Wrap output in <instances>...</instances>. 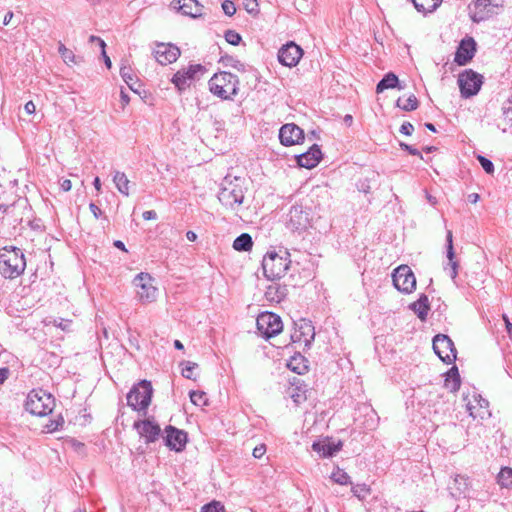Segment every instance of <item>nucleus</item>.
Instances as JSON below:
<instances>
[{"mask_svg": "<svg viewBox=\"0 0 512 512\" xmlns=\"http://www.w3.org/2000/svg\"><path fill=\"white\" fill-rule=\"evenodd\" d=\"M26 268V259L21 249L6 246L0 249V274L6 279H15Z\"/></svg>", "mask_w": 512, "mask_h": 512, "instance_id": "obj_1", "label": "nucleus"}, {"mask_svg": "<svg viewBox=\"0 0 512 512\" xmlns=\"http://www.w3.org/2000/svg\"><path fill=\"white\" fill-rule=\"evenodd\" d=\"M54 406V397L42 389L32 390L25 403V408L29 413L40 417L50 414Z\"/></svg>", "mask_w": 512, "mask_h": 512, "instance_id": "obj_3", "label": "nucleus"}, {"mask_svg": "<svg viewBox=\"0 0 512 512\" xmlns=\"http://www.w3.org/2000/svg\"><path fill=\"white\" fill-rule=\"evenodd\" d=\"M133 427L137 430L139 435L145 439L146 444L154 443L160 438V426L153 418L135 421Z\"/></svg>", "mask_w": 512, "mask_h": 512, "instance_id": "obj_12", "label": "nucleus"}, {"mask_svg": "<svg viewBox=\"0 0 512 512\" xmlns=\"http://www.w3.org/2000/svg\"><path fill=\"white\" fill-rule=\"evenodd\" d=\"M491 4V0H476L475 7L479 10L486 9Z\"/></svg>", "mask_w": 512, "mask_h": 512, "instance_id": "obj_52", "label": "nucleus"}, {"mask_svg": "<svg viewBox=\"0 0 512 512\" xmlns=\"http://www.w3.org/2000/svg\"><path fill=\"white\" fill-rule=\"evenodd\" d=\"M224 37H225V40H226L229 44L234 45V46L238 45V44L240 43V41H241V36H240V34H239V33H237V32H236V31H234V30H227V31L225 32Z\"/></svg>", "mask_w": 512, "mask_h": 512, "instance_id": "obj_42", "label": "nucleus"}, {"mask_svg": "<svg viewBox=\"0 0 512 512\" xmlns=\"http://www.w3.org/2000/svg\"><path fill=\"white\" fill-rule=\"evenodd\" d=\"M433 350L444 363L451 364L456 360L457 351L447 335L438 334L434 337Z\"/></svg>", "mask_w": 512, "mask_h": 512, "instance_id": "obj_10", "label": "nucleus"}, {"mask_svg": "<svg viewBox=\"0 0 512 512\" xmlns=\"http://www.w3.org/2000/svg\"><path fill=\"white\" fill-rule=\"evenodd\" d=\"M498 483L505 488H512V468L504 467L498 474Z\"/></svg>", "mask_w": 512, "mask_h": 512, "instance_id": "obj_35", "label": "nucleus"}, {"mask_svg": "<svg viewBox=\"0 0 512 512\" xmlns=\"http://www.w3.org/2000/svg\"><path fill=\"white\" fill-rule=\"evenodd\" d=\"M186 238H187L189 241L194 242V241H196V239H197V235H196V233H195V232H193V231H187V233H186Z\"/></svg>", "mask_w": 512, "mask_h": 512, "instance_id": "obj_63", "label": "nucleus"}, {"mask_svg": "<svg viewBox=\"0 0 512 512\" xmlns=\"http://www.w3.org/2000/svg\"><path fill=\"white\" fill-rule=\"evenodd\" d=\"M120 75L124 82L129 86V88L137 92L134 87V85L137 83V77L133 73L132 69L126 65H122L120 68Z\"/></svg>", "mask_w": 512, "mask_h": 512, "instance_id": "obj_34", "label": "nucleus"}, {"mask_svg": "<svg viewBox=\"0 0 512 512\" xmlns=\"http://www.w3.org/2000/svg\"><path fill=\"white\" fill-rule=\"evenodd\" d=\"M102 56L104 58V62H105V65L107 66V68H111L112 63H111L109 56L106 54L105 48L102 49Z\"/></svg>", "mask_w": 512, "mask_h": 512, "instance_id": "obj_60", "label": "nucleus"}, {"mask_svg": "<svg viewBox=\"0 0 512 512\" xmlns=\"http://www.w3.org/2000/svg\"><path fill=\"white\" fill-rule=\"evenodd\" d=\"M206 72V68L201 64H191L187 68L178 70L172 77V83L179 91L185 90L188 81L199 79Z\"/></svg>", "mask_w": 512, "mask_h": 512, "instance_id": "obj_9", "label": "nucleus"}, {"mask_svg": "<svg viewBox=\"0 0 512 512\" xmlns=\"http://www.w3.org/2000/svg\"><path fill=\"white\" fill-rule=\"evenodd\" d=\"M94 41H97L99 43V46L101 49H104L106 47L104 40H102L101 38L94 36V35L90 36V42H94Z\"/></svg>", "mask_w": 512, "mask_h": 512, "instance_id": "obj_57", "label": "nucleus"}, {"mask_svg": "<svg viewBox=\"0 0 512 512\" xmlns=\"http://www.w3.org/2000/svg\"><path fill=\"white\" fill-rule=\"evenodd\" d=\"M153 388L150 381L141 380L127 394V404L137 411H146L151 403Z\"/></svg>", "mask_w": 512, "mask_h": 512, "instance_id": "obj_5", "label": "nucleus"}, {"mask_svg": "<svg viewBox=\"0 0 512 512\" xmlns=\"http://www.w3.org/2000/svg\"><path fill=\"white\" fill-rule=\"evenodd\" d=\"M238 83L236 75L224 71L214 74L208 84L213 95L228 100L237 94Z\"/></svg>", "mask_w": 512, "mask_h": 512, "instance_id": "obj_2", "label": "nucleus"}, {"mask_svg": "<svg viewBox=\"0 0 512 512\" xmlns=\"http://www.w3.org/2000/svg\"><path fill=\"white\" fill-rule=\"evenodd\" d=\"M498 127L503 132H506L508 128H512V97L503 103L502 117Z\"/></svg>", "mask_w": 512, "mask_h": 512, "instance_id": "obj_26", "label": "nucleus"}, {"mask_svg": "<svg viewBox=\"0 0 512 512\" xmlns=\"http://www.w3.org/2000/svg\"><path fill=\"white\" fill-rule=\"evenodd\" d=\"M358 189H359V191H361V192H363L365 194L370 193L371 186L369 185L368 180L360 181L359 184H358Z\"/></svg>", "mask_w": 512, "mask_h": 512, "instance_id": "obj_51", "label": "nucleus"}, {"mask_svg": "<svg viewBox=\"0 0 512 512\" xmlns=\"http://www.w3.org/2000/svg\"><path fill=\"white\" fill-rule=\"evenodd\" d=\"M351 491L358 499H364L369 494L370 489L366 484H357L352 486Z\"/></svg>", "mask_w": 512, "mask_h": 512, "instance_id": "obj_39", "label": "nucleus"}, {"mask_svg": "<svg viewBox=\"0 0 512 512\" xmlns=\"http://www.w3.org/2000/svg\"><path fill=\"white\" fill-rule=\"evenodd\" d=\"M120 97H121V101L124 105H127L129 103V96L126 92H124L123 90H121V93H120Z\"/></svg>", "mask_w": 512, "mask_h": 512, "instance_id": "obj_62", "label": "nucleus"}, {"mask_svg": "<svg viewBox=\"0 0 512 512\" xmlns=\"http://www.w3.org/2000/svg\"><path fill=\"white\" fill-rule=\"evenodd\" d=\"M287 256V252L280 255L275 251H270L263 257V274L268 280L280 279L285 274L290 263Z\"/></svg>", "mask_w": 512, "mask_h": 512, "instance_id": "obj_4", "label": "nucleus"}, {"mask_svg": "<svg viewBox=\"0 0 512 512\" xmlns=\"http://www.w3.org/2000/svg\"><path fill=\"white\" fill-rule=\"evenodd\" d=\"M287 366L291 371L300 375L304 374L308 369L307 361L300 354L291 357Z\"/></svg>", "mask_w": 512, "mask_h": 512, "instance_id": "obj_31", "label": "nucleus"}, {"mask_svg": "<svg viewBox=\"0 0 512 512\" xmlns=\"http://www.w3.org/2000/svg\"><path fill=\"white\" fill-rule=\"evenodd\" d=\"M58 52L60 56L62 57L63 61L67 65H77L81 62L80 57H77L72 50L68 49L62 42H59L58 45Z\"/></svg>", "mask_w": 512, "mask_h": 512, "instance_id": "obj_33", "label": "nucleus"}, {"mask_svg": "<svg viewBox=\"0 0 512 512\" xmlns=\"http://www.w3.org/2000/svg\"><path fill=\"white\" fill-rule=\"evenodd\" d=\"M283 330V323L279 315L263 311L258 313V336L269 340Z\"/></svg>", "mask_w": 512, "mask_h": 512, "instance_id": "obj_6", "label": "nucleus"}, {"mask_svg": "<svg viewBox=\"0 0 512 512\" xmlns=\"http://www.w3.org/2000/svg\"><path fill=\"white\" fill-rule=\"evenodd\" d=\"M331 479L340 485H348L351 484L350 476L342 469L337 468L331 474Z\"/></svg>", "mask_w": 512, "mask_h": 512, "instance_id": "obj_37", "label": "nucleus"}, {"mask_svg": "<svg viewBox=\"0 0 512 512\" xmlns=\"http://www.w3.org/2000/svg\"><path fill=\"white\" fill-rule=\"evenodd\" d=\"M222 10L225 15L233 16L236 12L235 4L230 0H224L221 4Z\"/></svg>", "mask_w": 512, "mask_h": 512, "instance_id": "obj_45", "label": "nucleus"}, {"mask_svg": "<svg viewBox=\"0 0 512 512\" xmlns=\"http://www.w3.org/2000/svg\"><path fill=\"white\" fill-rule=\"evenodd\" d=\"M14 14L12 11H8L5 16H4V19H3V25H8L10 24L12 18H13Z\"/></svg>", "mask_w": 512, "mask_h": 512, "instance_id": "obj_58", "label": "nucleus"}, {"mask_svg": "<svg viewBox=\"0 0 512 512\" xmlns=\"http://www.w3.org/2000/svg\"><path fill=\"white\" fill-rule=\"evenodd\" d=\"M342 442H334L329 438L315 441L312 444L313 451L317 452L321 457H331L341 450Z\"/></svg>", "mask_w": 512, "mask_h": 512, "instance_id": "obj_21", "label": "nucleus"}, {"mask_svg": "<svg viewBox=\"0 0 512 512\" xmlns=\"http://www.w3.org/2000/svg\"><path fill=\"white\" fill-rule=\"evenodd\" d=\"M182 365H183L182 376L187 379H192L193 378V370L198 368V364H196L194 362L187 361V362H184Z\"/></svg>", "mask_w": 512, "mask_h": 512, "instance_id": "obj_40", "label": "nucleus"}, {"mask_svg": "<svg viewBox=\"0 0 512 512\" xmlns=\"http://www.w3.org/2000/svg\"><path fill=\"white\" fill-rule=\"evenodd\" d=\"M9 375V369L8 368H0V384H2Z\"/></svg>", "mask_w": 512, "mask_h": 512, "instance_id": "obj_56", "label": "nucleus"}, {"mask_svg": "<svg viewBox=\"0 0 512 512\" xmlns=\"http://www.w3.org/2000/svg\"><path fill=\"white\" fill-rule=\"evenodd\" d=\"M71 181L68 180V179H65L62 183H61V188L63 191L67 192L69 190H71Z\"/></svg>", "mask_w": 512, "mask_h": 512, "instance_id": "obj_59", "label": "nucleus"}, {"mask_svg": "<svg viewBox=\"0 0 512 512\" xmlns=\"http://www.w3.org/2000/svg\"><path fill=\"white\" fill-rule=\"evenodd\" d=\"M279 291L277 288H272L271 286L268 287V291L266 292V297L269 300L280 302L283 294H278Z\"/></svg>", "mask_w": 512, "mask_h": 512, "instance_id": "obj_47", "label": "nucleus"}, {"mask_svg": "<svg viewBox=\"0 0 512 512\" xmlns=\"http://www.w3.org/2000/svg\"><path fill=\"white\" fill-rule=\"evenodd\" d=\"M399 84L398 77L390 72L386 74L376 86V92L381 93L386 89L395 88Z\"/></svg>", "mask_w": 512, "mask_h": 512, "instance_id": "obj_32", "label": "nucleus"}, {"mask_svg": "<svg viewBox=\"0 0 512 512\" xmlns=\"http://www.w3.org/2000/svg\"><path fill=\"white\" fill-rule=\"evenodd\" d=\"M64 424V419L62 416H58L57 419L50 421L48 424L45 425V428L48 432H53L58 430L60 427H62Z\"/></svg>", "mask_w": 512, "mask_h": 512, "instance_id": "obj_43", "label": "nucleus"}, {"mask_svg": "<svg viewBox=\"0 0 512 512\" xmlns=\"http://www.w3.org/2000/svg\"><path fill=\"white\" fill-rule=\"evenodd\" d=\"M315 337L314 326L310 321L302 319L296 324L294 332L291 334V340L296 343H304L305 347H310Z\"/></svg>", "mask_w": 512, "mask_h": 512, "instance_id": "obj_17", "label": "nucleus"}, {"mask_svg": "<svg viewBox=\"0 0 512 512\" xmlns=\"http://www.w3.org/2000/svg\"><path fill=\"white\" fill-rule=\"evenodd\" d=\"M503 319L505 321L506 329L509 335L512 333V323L509 321L508 317L506 315H503Z\"/></svg>", "mask_w": 512, "mask_h": 512, "instance_id": "obj_61", "label": "nucleus"}, {"mask_svg": "<svg viewBox=\"0 0 512 512\" xmlns=\"http://www.w3.org/2000/svg\"><path fill=\"white\" fill-rule=\"evenodd\" d=\"M483 84V76L471 69L465 70L458 76V85L462 97L469 98L476 95Z\"/></svg>", "mask_w": 512, "mask_h": 512, "instance_id": "obj_8", "label": "nucleus"}, {"mask_svg": "<svg viewBox=\"0 0 512 512\" xmlns=\"http://www.w3.org/2000/svg\"><path fill=\"white\" fill-rule=\"evenodd\" d=\"M279 139L284 146L299 144L304 140V131L294 123H287L280 128Z\"/></svg>", "mask_w": 512, "mask_h": 512, "instance_id": "obj_15", "label": "nucleus"}, {"mask_svg": "<svg viewBox=\"0 0 512 512\" xmlns=\"http://www.w3.org/2000/svg\"><path fill=\"white\" fill-rule=\"evenodd\" d=\"M113 245H114L116 248H118V249H120V250H123V251L127 252V250H126V248H125V245H124V243H123L122 241H120V240H116V241H114Z\"/></svg>", "mask_w": 512, "mask_h": 512, "instance_id": "obj_64", "label": "nucleus"}, {"mask_svg": "<svg viewBox=\"0 0 512 512\" xmlns=\"http://www.w3.org/2000/svg\"><path fill=\"white\" fill-rule=\"evenodd\" d=\"M476 52V42L472 37H465L459 43L457 51L455 53L454 61L458 65H466L474 57Z\"/></svg>", "mask_w": 512, "mask_h": 512, "instance_id": "obj_18", "label": "nucleus"}, {"mask_svg": "<svg viewBox=\"0 0 512 512\" xmlns=\"http://www.w3.org/2000/svg\"><path fill=\"white\" fill-rule=\"evenodd\" d=\"M477 159L479 161V163L481 164L483 170L487 173V174H493L494 173V164L492 163L491 160H489L488 158L482 156V155H478L477 156Z\"/></svg>", "mask_w": 512, "mask_h": 512, "instance_id": "obj_41", "label": "nucleus"}, {"mask_svg": "<svg viewBox=\"0 0 512 512\" xmlns=\"http://www.w3.org/2000/svg\"><path fill=\"white\" fill-rule=\"evenodd\" d=\"M24 110L27 114H33L35 113L36 106L32 101H28L24 106Z\"/></svg>", "mask_w": 512, "mask_h": 512, "instance_id": "obj_55", "label": "nucleus"}, {"mask_svg": "<svg viewBox=\"0 0 512 512\" xmlns=\"http://www.w3.org/2000/svg\"><path fill=\"white\" fill-rule=\"evenodd\" d=\"M178 4L176 7L183 15L191 18H199L202 16L203 6L197 0H175Z\"/></svg>", "mask_w": 512, "mask_h": 512, "instance_id": "obj_22", "label": "nucleus"}, {"mask_svg": "<svg viewBox=\"0 0 512 512\" xmlns=\"http://www.w3.org/2000/svg\"><path fill=\"white\" fill-rule=\"evenodd\" d=\"M137 289V296L142 302H152L156 299L157 289L152 284V277L148 273L141 272L133 280Z\"/></svg>", "mask_w": 512, "mask_h": 512, "instance_id": "obj_11", "label": "nucleus"}, {"mask_svg": "<svg viewBox=\"0 0 512 512\" xmlns=\"http://www.w3.org/2000/svg\"><path fill=\"white\" fill-rule=\"evenodd\" d=\"M309 223L308 213L302 206H292L287 214V227L293 231L304 230Z\"/></svg>", "mask_w": 512, "mask_h": 512, "instance_id": "obj_19", "label": "nucleus"}, {"mask_svg": "<svg viewBox=\"0 0 512 512\" xmlns=\"http://www.w3.org/2000/svg\"><path fill=\"white\" fill-rule=\"evenodd\" d=\"M164 442L167 447L176 452L182 451L187 443V433L183 430L177 429L174 426H167L165 428Z\"/></svg>", "mask_w": 512, "mask_h": 512, "instance_id": "obj_16", "label": "nucleus"}, {"mask_svg": "<svg viewBox=\"0 0 512 512\" xmlns=\"http://www.w3.org/2000/svg\"><path fill=\"white\" fill-rule=\"evenodd\" d=\"M202 512H224V506L220 502L213 501L205 505Z\"/></svg>", "mask_w": 512, "mask_h": 512, "instance_id": "obj_44", "label": "nucleus"}, {"mask_svg": "<svg viewBox=\"0 0 512 512\" xmlns=\"http://www.w3.org/2000/svg\"><path fill=\"white\" fill-rule=\"evenodd\" d=\"M244 5L247 12L253 13L256 11V0L247 1Z\"/></svg>", "mask_w": 512, "mask_h": 512, "instance_id": "obj_54", "label": "nucleus"}, {"mask_svg": "<svg viewBox=\"0 0 512 512\" xmlns=\"http://www.w3.org/2000/svg\"><path fill=\"white\" fill-rule=\"evenodd\" d=\"M394 287L405 294L416 289V277L408 265H400L392 273Z\"/></svg>", "mask_w": 512, "mask_h": 512, "instance_id": "obj_7", "label": "nucleus"}, {"mask_svg": "<svg viewBox=\"0 0 512 512\" xmlns=\"http://www.w3.org/2000/svg\"><path fill=\"white\" fill-rule=\"evenodd\" d=\"M447 241V258L449 260L447 267L445 270L448 272L449 276L454 280L457 277V268L458 263L454 261V249H453V235L452 231H447L446 236Z\"/></svg>", "mask_w": 512, "mask_h": 512, "instance_id": "obj_24", "label": "nucleus"}, {"mask_svg": "<svg viewBox=\"0 0 512 512\" xmlns=\"http://www.w3.org/2000/svg\"><path fill=\"white\" fill-rule=\"evenodd\" d=\"M414 131V126L410 122H403L400 132L406 136H410Z\"/></svg>", "mask_w": 512, "mask_h": 512, "instance_id": "obj_49", "label": "nucleus"}, {"mask_svg": "<svg viewBox=\"0 0 512 512\" xmlns=\"http://www.w3.org/2000/svg\"><path fill=\"white\" fill-rule=\"evenodd\" d=\"M396 104L397 107L401 108L404 111H413L418 107V100L415 97V95H410L404 101L402 100V98H399Z\"/></svg>", "mask_w": 512, "mask_h": 512, "instance_id": "obj_36", "label": "nucleus"}, {"mask_svg": "<svg viewBox=\"0 0 512 512\" xmlns=\"http://www.w3.org/2000/svg\"><path fill=\"white\" fill-rule=\"evenodd\" d=\"M302 55L301 47L294 42H290L279 50L278 60L284 66L294 67L299 63Z\"/></svg>", "mask_w": 512, "mask_h": 512, "instance_id": "obj_14", "label": "nucleus"}, {"mask_svg": "<svg viewBox=\"0 0 512 512\" xmlns=\"http://www.w3.org/2000/svg\"><path fill=\"white\" fill-rule=\"evenodd\" d=\"M53 324L56 327L61 328L63 331H69L72 325V321L63 318L54 319Z\"/></svg>", "mask_w": 512, "mask_h": 512, "instance_id": "obj_46", "label": "nucleus"}, {"mask_svg": "<svg viewBox=\"0 0 512 512\" xmlns=\"http://www.w3.org/2000/svg\"><path fill=\"white\" fill-rule=\"evenodd\" d=\"M190 400L196 406H204L207 404L206 394L202 391H191Z\"/></svg>", "mask_w": 512, "mask_h": 512, "instance_id": "obj_38", "label": "nucleus"}, {"mask_svg": "<svg viewBox=\"0 0 512 512\" xmlns=\"http://www.w3.org/2000/svg\"><path fill=\"white\" fill-rule=\"evenodd\" d=\"M460 384H461V381H460V375L458 372V368L456 366H453L446 373L444 386L451 392H456L460 388Z\"/></svg>", "mask_w": 512, "mask_h": 512, "instance_id": "obj_28", "label": "nucleus"}, {"mask_svg": "<svg viewBox=\"0 0 512 512\" xmlns=\"http://www.w3.org/2000/svg\"><path fill=\"white\" fill-rule=\"evenodd\" d=\"M253 247V239L250 234L242 233L233 242V248L239 252L250 251Z\"/></svg>", "mask_w": 512, "mask_h": 512, "instance_id": "obj_30", "label": "nucleus"}, {"mask_svg": "<svg viewBox=\"0 0 512 512\" xmlns=\"http://www.w3.org/2000/svg\"><path fill=\"white\" fill-rule=\"evenodd\" d=\"M443 0H412L415 9L423 14L434 12Z\"/></svg>", "mask_w": 512, "mask_h": 512, "instance_id": "obj_27", "label": "nucleus"}, {"mask_svg": "<svg viewBox=\"0 0 512 512\" xmlns=\"http://www.w3.org/2000/svg\"><path fill=\"white\" fill-rule=\"evenodd\" d=\"M142 216L145 220H155L157 213L154 210H147L143 212Z\"/></svg>", "mask_w": 512, "mask_h": 512, "instance_id": "obj_53", "label": "nucleus"}, {"mask_svg": "<svg viewBox=\"0 0 512 512\" xmlns=\"http://www.w3.org/2000/svg\"><path fill=\"white\" fill-rule=\"evenodd\" d=\"M89 209L96 219L101 217L103 214L102 210L95 203H90Z\"/></svg>", "mask_w": 512, "mask_h": 512, "instance_id": "obj_50", "label": "nucleus"}, {"mask_svg": "<svg viewBox=\"0 0 512 512\" xmlns=\"http://www.w3.org/2000/svg\"><path fill=\"white\" fill-rule=\"evenodd\" d=\"M322 158V152L317 144L312 145L309 150L296 157L297 164L306 169H312L318 165Z\"/></svg>", "mask_w": 512, "mask_h": 512, "instance_id": "obj_20", "label": "nucleus"}, {"mask_svg": "<svg viewBox=\"0 0 512 512\" xmlns=\"http://www.w3.org/2000/svg\"><path fill=\"white\" fill-rule=\"evenodd\" d=\"M400 147H401L403 150L407 151L409 154L414 155V156H419L421 159H423V156H422V154L419 152V150H418V149H416V148H414V147H412L411 145H408V144H406V143L401 142V143H400Z\"/></svg>", "mask_w": 512, "mask_h": 512, "instance_id": "obj_48", "label": "nucleus"}, {"mask_svg": "<svg viewBox=\"0 0 512 512\" xmlns=\"http://www.w3.org/2000/svg\"><path fill=\"white\" fill-rule=\"evenodd\" d=\"M156 61L161 65L176 62L181 52L180 49L170 43H158L153 51Z\"/></svg>", "mask_w": 512, "mask_h": 512, "instance_id": "obj_13", "label": "nucleus"}, {"mask_svg": "<svg viewBox=\"0 0 512 512\" xmlns=\"http://www.w3.org/2000/svg\"><path fill=\"white\" fill-rule=\"evenodd\" d=\"M218 199L223 205L233 207L234 204L242 203L243 194L240 189L223 187L218 194Z\"/></svg>", "mask_w": 512, "mask_h": 512, "instance_id": "obj_23", "label": "nucleus"}, {"mask_svg": "<svg viewBox=\"0 0 512 512\" xmlns=\"http://www.w3.org/2000/svg\"><path fill=\"white\" fill-rule=\"evenodd\" d=\"M113 182L117 188V190L123 194L124 196H129V184L130 181L127 178L126 174L124 172L115 171L113 175Z\"/></svg>", "mask_w": 512, "mask_h": 512, "instance_id": "obj_29", "label": "nucleus"}, {"mask_svg": "<svg viewBox=\"0 0 512 512\" xmlns=\"http://www.w3.org/2000/svg\"><path fill=\"white\" fill-rule=\"evenodd\" d=\"M409 308L417 314L418 318L422 321L426 320L430 310V303L428 296L421 294L419 299L410 304Z\"/></svg>", "mask_w": 512, "mask_h": 512, "instance_id": "obj_25", "label": "nucleus"}]
</instances>
